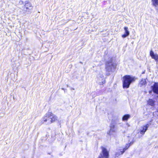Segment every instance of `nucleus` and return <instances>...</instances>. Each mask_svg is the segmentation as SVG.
Listing matches in <instances>:
<instances>
[{
    "label": "nucleus",
    "instance_id": "9d476101",
    "mask_svg": "<svg viewBox=\"0 0 158 158\" xmlns=\"http://www.w3.org/2000/svg\"><path fill=\"white\" fill-rule=\"evenodd\" d=\"M124 33L122 35V38H124L127 37L130 34V32L128 30V29L127 27H124Z\"/></svg>",
    "mask_w": 158,
    "mask_h": 158
},
{
    "label": "nucleus",
    "instance_id": "f8f14e48",
    "mask_svg": "<svg viewBox=\"0 0 158 158\" xmlns=\"http://www.w3.org/2000/svg\"><path fill=\"white\" fill-rule=\"evenodd\" d=\"M151 87L153 92L154 93L158 94V82L155 83L154 85Z\"/></svg>",
    "mask_w": 158,
    "mask_h": 158
},
{
    "label": "nucleus",
    "instance_id": "dca6fc26",
    "mask_svg": "<svg viewBox=\"0 0 158 158\" xmlns=\"http://www.w3.org/2000/svg\"><path fill=\"white\" fill-rule=\"evenodd\" d=\"M152 114V113H149L147 112H145L144 114L143 117L144 119H145L149 117H150V116H151Z\"/></svg>",
    "mask_w": 158,
    "mask_h": 158
},
{
    "label": "nucleus",
    "instance_id": "6ab92c4d",
    "mask_svg": "<svg viewBox=\"0 0 158 158\" xmlns=\"http://www.w3.org/2000/svg\"><path fill=\"white\" fill-rule=\"evenodd\" d=\"M151 91H149V93H151Z\"/></svg>",
    "mask_w": 158,
    "mask_h": 158
},
{
    "label": "nucleus",
    "instance_id": "ddd939ff",
    "mask_svg": "<svg viewBox=\"0 0 158 158\" xmlns=\"http://www.w3.org/2000/svg\"><path fill=\"white\" fill-rule=\"evenodd\" d=\"M147 84V81L146 80V79H142L140 81L139 83V84L138 85L139 87H142L144 86Z\"/></svg>",
    "mask_w": 158,
    "mask_h": 158
},
{
    "label": "nucleus",
    "instance_id": "1a4fd4ad",
    "mask_svg": "<svg viewBox=\"0 0 158 158\" xmlns=\"http://www.w3.org/2000/svg\"><path fill=\"white\" fill-rule=\"evenodd\" d=\"M114 68V66L112 63V60L111 59L110 61L107 62L106 64V69L108 71L111 70L112 67Z\"/></svg>",
    "mask_w": 158,
    "mask_h": 158
},
{
    "label": "nucleus",
    "instance_id": "6e6552de",
    "mask_svg": "<svg viewBox=\"0 0 158 158\" xmlns=\"http://www.w3.org/2000/svg\"><path fill=\"white\" fill-rule=\"evenodd\" d=\"M133 143V142H131L130 143L127 144L125 148H124V149H122V150H121L120 153H118V152L116 153V156H119L120 155L122 154L127 149L129 148V147L130 146V144H132Z\"/></svg>",
    "mask_w": 158,
    "mask_h": 158
},
{
    "label": "nucleus",
    "instance_id": "0eeeda50",
    "mask_svg": "<svg viewBox=\"0 0 158 158\" xmlns=\"http://www.w3.org/2000/svg\"><path fill=\"white\" fill-rule=\"evenodd\" d=\"M150 124H147L145 126L141 127L140 128V134L143 135L146 131L147 130Z\"/></svg>",
    "mask_w": 158,
    "mask_h": 158
},
{
    "label": "nucleus",
    "instance_id": "4468645a",
    "mask_svg": "<svg viewBox=\"0 0 158 158\" xmlns=\"http://www.w3.org/2000/svg\"><path fill=\"white\" fill-rule=\"evenodd\" d=\"M154 103L155 101L151 99H149L147 101L148 104L151 106H153Z\"/></svg>",
    "mask_w": 158,
    "mask_h": 158
},
{
    "label": "nucleus",
    "instance_id": "2eb2a0df",
    "mask_svg": "<svg viewBox=\"0 0 158 158\" xmlns=\"http://www.w3.org/2000/svg\"><path fill=\"white\" fill-rule=\"evenodd\" d=\"M153 6L157 7L158 6V0H151Z\"/></svg>",
    "mask_w": 158,
    "mask_h": 158
},
{
    "label": "nucleus",
    "instance_id": "a211bd4d",
    "mask_svg": "<svg viewBox=\"0 0 158 158\" xmlns=\"http://www.w3.org/2000/svg\"><path fill=\"white\" fill-rule=\"evenodd\" d=\"M144 73V72H143V73H142V74H143Z\"/></svg>",
    "mask_w": 158,
    "mask_h": 158
},
{
    "label": "nucleus",
    "instance_id": "f3484780",
    "mask_svg": "<svg viewBox=\"0 0 158 158\" xmlns=\"http://www.w3.org/2000/svg\"><path fill=\"white\" fill-rule=\"evenodd\" d=\"M130 117V115L129 114H126L124 115L122 118L123 121L127 120Z\"/></svg>",
    "mask_w": 158,
    "mask_h": 158
},
{
    "label": "nucleus",
    "instance_id": "20e7f679",
    "mask_svg": "<svg viewBox=\"0 0 158 158\" xmlns=\"http://www.w3.org/2000/svg\"><path fill=\"white\" fill-rule=\"evenodd\" d=\"M98 78L97 82L99 85H102L105 83V80L102 74H98Z\"/></svg>",
    "mask_w": 158,
    "mask_h": 158
},
{
    "label": "nucleus",
    "instance_id": "9b49d317",
    "mask_svg": "<svg viewBox=\"0 0 158 158\" xmlns=\"http://www.w3.org/2000/svg\"><path fill=\"white\" fill-rule=\"evenodd\" d=\"M50 121H49V123L51 124L57 120V117L52 113H50Z\"/></svg>",
    "mask_w": 158,
    "mask_h": 158
},
{
    "label": "nucleus",
    "instance_id": "39448f33",
    "mask_svg": "<svg viewBox=\"0 0 158 158\" xmlns=\"http://www.w3.org/2000/svg\"><path fill=\"white\" fill-rule=\"evenodd\" d=\"M108 158L109 157V153L106 149L103 148L102 153H101L98 158Z\"/></svg>",
    "mask_w": 158,
    "mask_h": 158
},
{
    "label": "nucleus",
    "instance_id": "f257e3e1",
    "mask_svg": "<svg viewBox=\"0 0 158 158\" xmlns=\"http://www.w3.org/2000/svg\"><path fill=\"white\" fill-rule=\"evenodd\" d=\"M135 77L129 75H126L123 77V87L128 88L130 84L135 81Z\"/></svg>",
    "mask_w": 158,
    "mask_h": 158
},
{
    "label": "nucleus",
    "instance_id": "7ed1b4c3",
    "mask_svg": "<svg viewBox=\"0 0 158 158\" xmlns=\"http://www.w3.org/2000/svg\"><path fill=\"white\" fill-rule=\"evenodd\" d=\"M24 11L26 12H28L33 8V6L31 3L28 1L25 2V5L23 7Z\"/></svg>",
    "mask_w": 158,
    "mask_h": 158
},
{
    "label": "nucleus",
    "instance_id": "f03ea898",
    "mask_svg": "<svg viewBox=\"0 0 158 158\" xmlns=\"http://www.w3.org/2000/svg\"><path fill=\"white\" fill-rule=\"evenodd\" d=\"M109 134L111 136H115L117 131V127L114 123L111 124Z\"/></svg>",
    "mask_w": 158,
    "mask_h": 158
},
{
    "label": "nucleus",
    "instance_id": "423d86ee",
    "mask_svg": "<svg viewBox=\"0 0 158 158\" xmlns=\"http://www.w3.org/2000/svg\"><path fill=\"white\" fill-rule=\"evenodd\" d=\"M50 121V113L46 114L43 117L41 120V122L44 123L47 122L48 124H51L49 123V121Z\"/></svg>",
    "mask_w": 158,
    "mask_h": 158
}]
</instances>
